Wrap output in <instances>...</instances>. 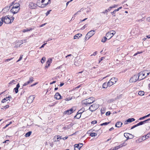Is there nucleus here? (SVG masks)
I'll return each mask as SVG.
<instances>
[{
    "label": "nucleus",
    "instance_id": "nucleus-1",
    "mask_svg": "<svg viewBox=\"0 0 150 150\" xmlns=\"http://www.w3.org/2000/svg\"><path fill=\"white\" fill-rule=\"evenodd\" d=\"M150 74V71L147 70H145L140 72L139 74V77H140L139 80L144 79L147 76L149 75Z\"/></svg>",
    "mask_w": 150,
    "mask_h": 150
},
{
    "label": "nucleus",
    "instance_id": "nucleus-2",
    "mask_svg": "<svg viewBox=\"0 0 150 150\" xmlns=\"http://www.w3.org/2000/svg\"><path fill=\"white\" fill-rule=\"evenodd\" d=\"M95 101L94 98L92 97L88 99L84 100L82 101V103L86 106L94 102Z\"/></svg>",
    "mask_w": 150,
    "mask_h": 150
},
{
    "label": "nucleus",
    "instance_id": "nucleus-3",
    "mask_svg": "<svg viewBox=\"0 0 150 150\" xmlns=\"http://www.w3.org/2000/svg\"><path fill=\"white\" fill-rule=\"evenodd\" d=\"M45 1H38L37 3V6L41 8H43L46 6L47 4L50 3V1L47 3H45Z\"/></svg>",
    "mask_w": 150,
    "mask_h": 150
},
{
    "label": "nucleus",
    "instance_id": "nucleus-4",
    "mask_svg": "<svg viewBox=\"0 0 150 150\" xmlns=\"http://www.w3.org/2000/svg\"><path fill=\"white\" fill-rule=\"evenodd\" d=\"M117 80V79L115 78L114 77L112 78L108 82V85L109 86H112L115 83Z\"/></svg>",
    "mask_w": 150,
    "mask_h": 150
},
{
    "label": "nucleus",
    "instance_id": "nucleus-5",
    "mask_svg": "<svg viewBox=\"0 0 150 150\" xmlns=\"http://www.w3.org/2000/svg\"><path fill=\"white\" fill-rule=\"evenodd\" d=\"M99 107L98 105L96 103L91 105L89 108V110L91 111H93L97 109Z\"/></svg>",
    "mask_w": 150,
    "mask_h": 150
},
{
    "label": "nucleus",
    "instance_id": "nucleus-6",
    "mask_svg": "<svg viewBox=\"0 0 150 150\" xmlns=\"http://www.w3.org/2000/svg\"><path fill=\"white\" fill-rule=\"evenodd\" d=\"M140 77H139V75L138 77L137 75H134L132 76L129 80L130 83L134 82L138 80L139 79Z\"/></svg>",
    "mask_w": 150,
    "mask_h": 150
},
{
    "label": "nucleus",
    "instance_id": "nucleus-7",
    "mask_svg": "<svg viewBox=\"0 0 150 150\" xmlns=\"http://www.w3.org/2000/svg\"><path fill=\"white\" fill-rule=\"evenodd\" d=\"M115 33L116 32L115 31L113 30H110L106 34V36L107 37L109 38V39H110L113 36Z\"/></svg>",
    "mask_w": 150,
    "mask_h": 150
},
{
    "label": "nucleus",
    "instance_id": "nucleus-8",
    "mask_svg": "<svg viewBox=\"0 0 150 150\" xmlns=\"http://www.w3.org/2000/svg\"><path fill=\"white\" fill-rule=\"evenodd\" d=\"M1 18L3 19V22L7 24L9 23V15L6 16L4 17H3Z\"/></svg>",
    "mask_w": 150,
    "mask_h": 150
},
{
    "label": "nucleus",
    "instance_id": "nucleus-9",
    "mask_svg": "<svg viewBox=\"0 0 150 150\" xmlns=\"http://www.w3.org/2000/svg\"><path fill=\"white\" fill-rule=\"evenodd\" d=\"M83 145V144L82 143H79L75 144L74 150H79Z\"/></svg>",
    "mask_w": 150,
    "mask_h": 150
},
{
    "label": "nucleus",
    "instance_id": "nucleus-10",
    "mask_svg": "<svg viewBox=\"0 0 150 150\" xmlns=\"http://www.w3.org/2000/svg\"><path fill=\"white\" fill-rule=\"evenodd\" d=\"M23 41H18L16 42L15 45L14 46V47L15 48H17L18 47H19L23 43Z\"/></svg>",
    "mask_w": 150,
    "mask_h": 150
},
{
    "label": "nucleus",
    "instance_id": "nucleus-11",
    "mask_svg": "<svg viewBox=\"0 0 150 150\" xmlns=\"http://www.w3.org/2000/svg\"><path fill=\"white\" fill-rule=\"evenodd\" d=\"M74 110L73 108H71L70 110H68L65 111L64 112V114L70 115L73 112Z\"/></svg>",
    "mask_w": 150,
    "mask_h": 150
},
{
    "label": "nucleus",
    "instance_id": "nucleus-12",
    "mask_svg": "<svg viewBox=\"0 0 150 150\" xmlns=\"http://www.w3.org/2000/svg\"><path fill=\"white\" fill-rule=\"evenodd\" d=\"M35 98L34 96H31L29 97L28 98L27 102L29 103H32Z\"/></svg>",
    "mask_w": 150,
    "mask_h": 150
},
{
    "label": "nucleus",
    "instance_id": "nucleus-13",
    "mask_svg": "<svg viewBox=\"0 0 150 150\" xmlns=\"http://www.w3.org/2000/svg\"><path fill=\"white\" fill-rule=\"evenodd\" d=\"M29 7L31 9H33L35 8L36 7L37 4L34 3L30 2L29 3Z\"/></svg>",
    "mask_w": 150,
    "mask_h": 150
},
{
    "label": "nucleus",
    "instance_id": "nucleus-14",
    "mask_svg": "<svg viewBox=\"0 0 150 150\" xmlns=\"http://www.w3.org/2000/svg\"><path fill=\"white\" fill-rule=\"evenodd\" d=\"M95 31L94 30H91L89 32L87 33V35H88V38H90L94 34Z\"/></svg>",
    "mask_w": 150,
    "mask_h": 150
},
{
    "label": "nucleus",
    "instance_id": "nucleus-15",
    "mask_svg": "<svg viewBox=\"0 0 150 150\" xmlns=\"http://www.w3.org/2000/svg\"><path fill=\"white\" fill-rule=\"evenodd\" d=\"M19 10V9H16L13 7L11 9L10 11L13 14H15L17 13Z\"/></svg>",
    "mask_w": 150,
    "mask_h": 150
},
{
    "label": "nucleus",
    "instance_id": "nucleus-16",
    "mask_svg": "<svg viewBox=\"0 0 150 150\" xmlns=\"http://www.w3.org/2000/svg\"><path fill=\"white\" fill-rule=\"evenodd\" d=\"M150 120V118L146 120H144V121H141L137 124V125H138V126L140 125H142L145 123L147 122H148V121Z\"/></svg>",
    "mask_w": 150,
    "mask_h": 150
},
{
    "label": "nucleus",
    "instance_id": "nucleus-17",
    "mask_svg": "<svg viewBox=\"0 0 150 150\" xmlns=\"http://www.w3.org/2000/svg\"><path fill=\"white\" fill-rule=\"evenodd\" d=\"M61 96L60 94L59 93H56L54 96V98L57 99H60L61 98Z\"/></svg>",
    "mask_w": 150,
    "mask_h": 150
},
{
    "label": "nucleus",
    "instance_id": "nucleus-18",
    "mask_svg": "<svg viewBox=\"0 0 150 150\" xmlns=\"http://www.w3.org/2000/svg\"><path fill=\"white\" fill-rule=\"evenodd\" d=\"M122 125V123L121 122H118L115 125V126L117 127H120Z\"/></svg>",
    "mask_w": 150,
    "mask_h": 150
},
{
    "label": "nucleus",
    "instance_id": "nucleus-19",
    "mask_svg": "<svg viewBox=\"0 0 150 150\" xmlns=\"http://www.w3.org/2000/svg\"><path fill=\"white\" fill-rule=\"evenodd\" d=\"M19 87V84L18 83L16 87L14 89V91L16 93H17L18 92V89Z\"/></svg>",
    "mask_w": 150,
    "mask_h": 150
},
{
    "label": "nucleus",
    "instance_id": "nucleus-20",
    "mask_svg": "<svg viewBox=\"0 0 150 150\" xmlns=\"http://www.w3.org/2000/svg\"><path fill=\"white\" fill-rule=\"evenodd\" d=\"M52 61V59H48L47 62V63H48V65L47 66V65H46L45 66V67L46 68L48 67L50 65V64L51 63Z\"/></svg>",
    "mask_w": 150,
    "mask_h": 150
},
{
    "label": "nucleus",
    "instance_id": "nucleus-21",
    "mask_svg": "<svg viewBox=\"0 0 150 150\" xmlns=\"http://www.w3.org/2000/svg\"><path fill=\"white\" fill-rule=\"evenodd\" d=\"M82 36V35L81 34L78 33L76 34L74 36V39H75L77 38H79V37H80Z\"/></svg>",
    "mask_w": 150,
    "mask_h": 150
},
{
    "label": "nucleus",
    "instance_id": "nucleus-22",
    "mask_svg": "<svg viewBox=\"0 0 150 150\" xmlns=\"http://www.w3.org/2000/svg\"><path fill=\"white\" fill-rule=\"evenodd\" d=\"M20 5L18 3H16L14 4L13 6V7L16 8V9H19V6Z\"/></svg>",
    "mask_w": 150,
    "mask_h": 150
},
{
    "label": "nucleus",
    "instance_id": "nucleus-23",
    "mask_svg": "<svg viewBox=\"0 0 150 150\" xmlns=\"http://www.w3.org/2000/svg\"><path fill=\"white\" fill-rule=\"evenodd\" d=\"M81 112H80L78 113L77 115L75 116V117H76L77 119L79 118L81 116Z\"/></svg>",
    "mask_w": 150,
    "mask_h": 150
},
{
    "label": "nucleus",
    "instance_id": "nucleus-24",
    "mask_svg": "<svg viewBox=\"0 0 150 150\" xmlns=\"http://www.w3.org/2000/svg\"><path fill=\"white\" fill-rule=\"evenodd\" d=\"M9 9V7H6L4 8L2 11L4 12H7Z\"/></svg>",
    "mask_w": 150,
    "mask_h": 150
},
{
    "label": "nucleus",
    "instance_id": "nucleus-25",
    "mask_svg": "<svg viewBox=\"0 0 150 150\" xmlns=\"http://www.w3.org/2000/svg\"><path fill=\"white\" fill-rule=\"evenodd\" d=\"M32 132L31 131H29L25 135V136L26 137H29L32 133Z\"/></svg>",
    "mask_w": 150,
    "mask_h": 150
},
{
    "label": "nucleus",
    "instance_id": "nucleus-26",
    "mask_svg": "<svg viewBox=\"0 0 150 150\" xmlns=\"http://www.w3.org/2000/svg\"><path fill=\"white\" fill-rule=\"evenodd\" d=\"M9 96H8L7 97H6V98H4L3 100H2L1 102L2 103H4L6 102V101H7L8 100H9Z\"/></svg>",
    "mask_w": 150,
    "mask_h": 150
},
{
    "label": "nucleus",
    "instance_id": "nucleus-27",
    "mask_svg": "<svg viewBox=\"0 0 150 150\" xmlns=\"http://www.w3.org/2000/svg\"><path fill=\"white\" fill-rule=\"evenodd\" d=\"M33 29L32 28H29V29L27 28V29H23V33H25L27 32L30 30H32Z\"/></svg>",
    "mask_w": 150,
    "mask_h": 150
},
{
    "label": "nucleus",
    "instance_id": "nucleus-28",
    "mask_svg": "<svg viewBox=\"0 0 150 150\" xmlns=\"http://www.w3.org/2000/svg\"><path fill=\"white\" fill-rule=\"evenodd\" d=\"M108 86H109L108 85V83L105 82L103 84L102 87L103 88H106Z\"/></svg>",
    "mask_w": 150,
    "mask_h": 150
},
{
    "label": "nucleus",
    "instance_id": "nucleus-29",
    "mask_svg": "<svg viewBox=\"0 0 150 150\" xmlns=\"http://www.w3.org/2000/svg\"><path fill=\"white\" fill-rule=\"evenodd\" d=\"M129 135H130V134L128 133H125L124 134V136L127 139H129Z\"/></svg>",
    "mask_w": 150,
    "mask_h": 150
},
{
    "label": "nucleus",
    "instance_id": "nucleus-30",
    "mask_svg": "<svg viewBox=\"0 0 150 150\" xmlns=\"http://www.w3.org/2000/svg\"><path fill=\"white\" fill-rule=\"evenodd\" d=\"M135 120L134 118H129L127 120V122H131L135 121Z\"/></svg>",
    "mask_w": 150,
    "mask_h": 150
},
{
    "label": "nucleus",
    "instance_id": "nucleus-31",
    "mask_svg": "<svg viewBox=\"0 0 150 150\" xmlns=\"http://www.w3.org/2000/svg\"><path fill=\"white\" fill-rule=\"evenodd\" d=\"M97 135V134L94 132H93L90 134V136L91 137H94L96 136Z\"/></svg>",
    "mask_w": 150,
    "mask_h": 150
},
{
    "label": "nucleus",
    "instance_id": "nucleus-32",
    "mask_svg": "<svg viewBox=\"0 0 150 150\" xmlns=\"http://www.w3.org/2000/svg\"><path fill=\"white\" fill-rule=\"evenodd\" d=\"M122 146H121V145H120L114 147V148H113V150H116L120 148Z\"/></svg>",
    "mask_w": 150,
    "mask_h": 150
},
{
    "label": "nucleus",
    "instance_id": "nucleus-33",
    "mask_svg": "<svg viewBox=\"0 0 150 150\" xmlns=\"http://www.w3.org/2000/svg\"><path fill=\"white\" fill-rule=\"evenodd\" d=\"M107 39V38L104 37H103L101 40V41L103 42H105L106 40Z\"/></svg>",
    "mask_w": 150,
    "mask_h": 150
},
{
    "label": "nucleus",
    "instance_id": "nucleus-34",
    "mask_svg": "<svg viewBox=\"0 0 150 150\" xmlns=\"http://www.w3.org/2000/svg\"><path fill=\"white\" fill-rule=\"evenodd\" d=\"M144 93L143 91H141L139 92L138 93V94L140 96H143L144 95Z\"/></svg>",
    "mask_w": 150,
    "mask_h": 150
},
{
    "label": "nucleus",
    "instance_id": "nucleus-35",
    "mask_svg": "<svg viewBox=\"0 0 150 150\" xmlns=\"http://www.w3.org/2000/svg\"><path fill=\"white\" fill-rule=\"evenodd\" d=\"M148 136L147 135V134L144 137L143 136L142 137V139L145 140L146 139H148V138H149Z\"/></svg>",
    "mask_w": 150,
    "mask_h": 150
},
{
    "label": "nucleus",
    "instance_id": "nucleus-36",
    "mask_svg": "<svg viewBox=\"0 0 150 150\" xmlns=\"http://www.w3.org/2000/svg\"><path fill=\"white\" fill-rule=\"evenodd\" d=\"M33 81V78L32 77H31L29 78V80L28 81L30 83H31Z\"/></svg>",
    "mask_w": 150,
    "mask_h": 150
},
{
    "label": "nucleus",
    "instance_id": "nucleus-37",
    "mask_svg": "<svg viewBox=\"0 0 150 150\" xmlns=\"http://www.w3.org/2000/svg\"><path fill=\"white\" fill-rule=\"evenodd\" d=\"M45 57H43L41 60V62L43 64V63L44 62H45Z\"/></svg>",
    "mask_w": 150,
    "mask_h": 150
},
{
    "label": "nucleus",
    "instance_id": "nucleus-38",
    "mask_svg": "<svg viewBox=\"0 0 150 150\" xmlns=\"http://www.w3.org/2000/svg\"><path fill=\"white\" fill-rule=\"evenodd\" d=\"M14 18L13 17H11V18H10V23H11L13 21Z\"/></svg>",
    "mask_w": 150,
    "mask_h": 150
},
{
    "label": "nucleus",
    "instance_id": "nucleus-39",
    "mask_svg": "<svg viewBox=\"0 0 150 150\" xmlns=\"http://www.w3.org/2000/svg\"><path fill=\"white\" fill-rule=\"evenodd\" d=\"M87 24H86L85 25H84L81 28V30H83L84 29L86 28L87 27Z\"/></svg>",
    "mask_w": 150,
    "mask_h": 150
},
{
    "label": "nucleus",
    "instance_id": "nucleus-40",
    "mask_svg": "<svg viewBox=\"0 0 150 150\" xmlns=\"http://www.w3.org/2000/svg\"><path fill=\"white\" fill-rule=\"evenodd\" d=\"M109 122H106L103 123L102 124H101L100 125L101 126L105 125H108V124H109Z\"/></svg>",
    "mask_w": 150,
    "mask_h": 150
},
{
    "label": "nucleus",
    "instance_id": "nucleus-41",
    "mask_svg": "<svg viewBox=\"0 0 150 150\" xmlns=\"http://www.w3.org/2000/svg\"><path fill=\"white\" fill-rule=\"evenodd\" d=\"M57 141H59L60 140V139H61V136H57Z\"/></svg>",
    "mask_w": 150,
    "mask_h": 150
},
{
    "label": "nucleus",
    "instance_id": "nucleus-42",
    "mask_svg": "<svg viewBox=\"0 0 150 150\" xmlns=\"http://www.w3.org/2000/svg\"><path fill=\"white\" fill-rule=\"evenodd\" d=\"M3 19L1 18H0V26H1L3 23Z\"/></svg>",
    "mask_w": 150,
    "mask_h": 150
},
{
    "label": "nucleus",
    "instance_id": "nucleus-43",
    "mask_svg": "<svg viewBox=\"0 0 150 150\" xmlns=\"http://www.w3.org/2000/svg\"><path fill=\"white\" fill-rule=\"evenodd\" d=\"M23 55H21L20 56V58H19V59H18V60L17 61V62H19V61H21V60L22 59V58H23Z\"/></svg>",
    "mask_w": 150,
    "mask_h": 150
},
{
    "label": "nucleus",
    "instance_id": "nucleus-44",
    "mask_svg": "<svg viewBox=\"0 0 150 150\" xmlns=\"http://www.w3.org/2000/svg\"><path fill=\"white\" fill-rule=\"evenodd\" d=\"M29 83H30L28 81L27 82H25V83L23 85V86H25L27 85H28V84H29Z\"/></svg>",
    "mask_w": 150,
    "mask_h": 150
},
{
    "label": "nucleus",
    "instance_id": "nucleus-45",
    "mask_svg": "<svg viewBox=\"0 0 150 150\" xmlns=\"http://www.w3.org/2000/svg\"><path fill=\"white\" fill-rule=\"evenodd\" d=\"M51 11H52L51 10H49V11H48L45 13V14H46V16H48L50 13V12Z\"/></svg>",
    "mask_w": 150,
    "mask_h": 150
},
{
    "label": "nucleus",
    "instance_id": "nucleus-46",
    "mask_svg": "<svg viewBox=\"0 0 150 150\" xmlns=\"http://www.w3.org/2000/svg\"><path fill=\"white\" fill-rule=\"evenodd\" d=\"M84 10V9L82 8L79 11L76 12V14H79V13L81 12L82 11H83Z\"/></svg>",
    "mask_w": 150,
    "mask_h": 150
},
{
    "label": "nucleus",
    "instance_id": "nucleus-47",
    "mask_svg": "<svg viewBox=\"0 0 150 150\" xmlns=\"http://www.w3.org/2000/svg\"><path fill=\"white\" fill-rule=\"evenodd\" d=\"M134 136L133 135L130 134L129 135V139H132L133 138Z\"/></svg>",
    "mask_w": 150,
    "mask_h": 150
},
{
    "label": "nucleus",
    "instance_id": "nucleus-48",
    "mask_svg": "<svg viewBox=\"0 0 150 150\" xmlns=\"http://www.w3.org/2000/svg\"><path fill=\"white\" fill-rule=\"evenodd\" d=\"M88 35H87V34L86 35L85 37V39L86 40H87L89 38H88Z\"/></svg>",
    "mask_w": 150,
    "mask_h": 150
},
{
    "label": "nucleus",
    "instance_id": "nucleus-49",
    "mask_svg": "<svg viewBox=\"0 0 150 150\" xmlns=\"http://www.w3.org/2000/svg\"><path fill=\"white\" fill-rule=\"evenodd\" d=\"M98 54V52L97 51H96L95 52H94L93 54H91V56H92V55L95 56Z\"/></svg>",
    "mask_w": 150,
    "mask_h": 150
},
{
    "label": "nucleus",
    "instance_id": "nucleus-50",
    "mask_svg": "<svg viewBox=\"0 0 150 150\" xmlns=\"http://www.w3.org/2000/svg\"><path fill=\"white\" fill-rule=\"evenodd\" d=\"M16 82V81L15 80H13L12 81H11L10 82V84H12L13 83V84L15 83V82Z\"/></svg>",
    "mask_w": 150,
    "mask_h": 150
},
{
    "label": "nucleus",
    "instance_id": "nucleus-51",
    "mask_svg": "<svg viewBox=\"0 0 150 150\" xmlns=\"http://www.w3.org/2000/svg\"><path fill=\"white\" fill-rule=\"evenodd\" d=\"M9 141V140H6L5 142H3V143H7V144H6V145H8V142Z\"/></svg>",
    "mask_w": 150,
    "mask_h": 150
},
{
    "label": "nucleus",
    "instance_id": "nucleus-52",
    "mask_svg": "<svg viewBox=\"0 0 150 150\" xmlns=\"http://www.w3.org/2000/svg\"><path fill=\"white\" fill-rule=\"evenodd\" d=\"M97 123V121L96 120L92 121V122H91V124H94L96 123Z\"/></svg>",
    "mask_w": 150,
    "mask_h": 150
},
{
    "label": "nucleus",
    "instance_id": "nucleus-53",
    "mask_svg": "<svg viewBox=\"0 0 150 150\" xmlns=\"http://www.w3.org/2000/svg\"><path fill=\"white\" fill-rule=\"evenodd\" d=\"M146 116H144V117H140V118H139V120H143V119H144V118H146Z\"/></svg>",
    "mask_w": 150,
    "mask_h": 150
},
{
    "label": "nucleus",
    "instance_id": "nucleus-54",
    "mask_svg": "<svg viewBox=\"0 0 150 150\" xmlns=\"http://www.w3.org/2000/svg\"><path fill=\"white\" fill-rule=\"evenodd\" d=\"M9 107V106L8 105H7L6 106H4V108L6 109Z\"/></svg>",
    "mask_w": 150,
    "mask_h": 150
},
{
    "label": "nucleus",
    "instance_id": "nucleus-55",
    "mask_svg": "<svg viewBox=\"0 0 150 150\" xmlns=\"http://www.w3.org/2000/svg\"><path fill=\"white\" fill-rule=\"evenodd\" d=\"M137 126H138V125H137V124H136V125H134L133 126H132L131 127V129H134V128H135V127H137Z\"/></svg>",
    "mask_w": 150,
    "mask_h": 150
},
{
    "label": "nucleus",
    "instance_id": "nucleus-56",
    "mask_svg": "<svg viewBox=\"0 0 150 150\" xmlns=\"http://www.w3.org/2000/svg\"><path fill=\"white\" fill-rule=\"evenodd\" d=\"M110 114V111L107 112L106 113V115H109Z\"/></svg>",
    "mask_w": 150,
    "mask_h": 150
},
{
    "label": "nucleus",
    "instance_id": "nucleus-57",
    "mask_svg": "<svg viewBox=\"0 0 150 150\" xmlns=\"http://www.w3.org/2000/svg\"><path fill=\"white\" fill-rule=\"evenodd\" d=\"M116 6H117L116 5H114L113 6H111L110 7V8H115Z\"/></svg>",
    "mask_w": 150,
    "mask_h": 150
},
{
    "label": "nucleus",
    "instance_id": "nucleus-58",
    "mask_svg": "<svg viewBox=\"0 0 150 150\" xmlns=\"http://www.w3.org/2000/svg\"><path fill=\"white\" fill-rule=\"evenodd\" d=\"M108 12V10L107 9L105 10L103 12H102V13H107Z\"/></svg>",
    "mask_w": 150,
    "mask_h": 150
},
{
    "label": "nucleus",
    "instance_id": "nucleus-59",
    "mask_svg": "<svg viewBox=\"0 0 150 150\" xmlns=\"http://www.w3.org/2000/svg\"><path fill=\"white\" fill-rule=\"evenodd\" d=\"M105 58V57H102L101 58L100 60H99V62H100L101 61H102Z\"/></svg>",
    "mask_w": 150,
    "mask_h": 150
},
{
    "label": "nucleus",
    "instance_id": "nucleus-60",
    "mask_svg": "<svg viewBox=\"0 0 150 150\" xmlns=\"http://www.w3.org/2000/svg\"><path fill=\"white\" fill-rule=\"evenodd\" d=\"M117 11L116 10H115L113 11L112 12H111V13L113 14H115L116 12Z\"/></svg>",
    "mask_w": 150,
    "mask_h": 150
},
{
    "label": "nucleus",
    "instance_id": "nucleus-61",
    "mask_svg": "<svg viewBox=\"0 0 150 150\" xmlns=\"http://www.w3.org/2000/svg\"><path fill=\"white\" fill-rule=\"evenodd\" d=\"M47 44V43H45L43 44L42 46L40 47V48H43L44 47V46L45 45Z\"/></svg>",
    "mask_w": 150,
    "mask_h": 150
},
{
    "label": "nucleus",
    "instance_id": "nucleus-62",
    "mask_svg": "<svg viewBox=\"0 0 150 150\" xmlns=\"http://www.w3.org/2000/svg\"><path fill=\"white\" fill-rule=\"evenodd\" d=\"M146 20L148 22H150V17H148L146 19Z\"/></svg>",
    "mask_w": 150,
    "mask_h": 150
},
{
    "label": "nucleus",
    "instance_id": "nucleus-63",
    "mask_svg": "<svg viewBox=\"0 0 150 150\" xmlns=\"http://www.w3.org/2000/svg\"><path fill=\"white\" fill-rule=\"evenodd\" d=\"M72 56V54H69V55H67V56H66V58H67L68 57Z\"/></svg>",
    "mask_w": 150,
    "mask_h": 150
},
{
    "label": "nucleus",
    "instance_id": "nucleus-64",
    "mask_svg": "<svg viewBox=\"0 0 150 150\" xmlns=\"http://www.w3.org/2000/svg\"><path fill=\"white\" fill-rule=\"evenodd\" d=\"M114 101V99H110L109 100L108 102H109L110 103H111V102H112Z\"/></svg>",
    "mask_w": 150,
    "mask_h": 150
}]
</instances>
